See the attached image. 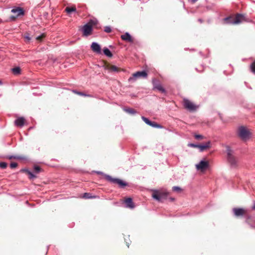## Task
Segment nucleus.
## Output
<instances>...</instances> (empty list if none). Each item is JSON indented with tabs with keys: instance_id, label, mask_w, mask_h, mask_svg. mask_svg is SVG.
Listing matches in <instances>:
<instances>
[{
	"instance_id": "4c0bfd02",
	"label": "nucleus",
	"mask_w": 255,
	"mask_h": 255,
	"mask_svg": "<svg viewBox=\"0 0 255 255\" xmlns=\"http://www.w3.org/2000/svg\"><path fill=\"white\" fill-rule=\"evenodd\" d=\"M98 174H103V173L101 171H97L96 172Z\"/></svg>"
},
{
	"instance_id": "6e6552de",
	"label": "nucleus",
	"mask_w": 255,
	"mask_h": 255,
	"mask_svg": "<svg viewBox=\"0 0 255 255\" xmlns=\"http://www.w3.org/2000/svg\"><path fill=\"white\" fill-rule=\"evenodd\" d=\"M211 143L210 141H208L203 144L192 143V147L197 148L200 152H202L209 148L211 147Z\"/></svg>"
},
{
	"instance_id": "1a4fd4ad",
	"label": "nucleus",
	"mask_w": 255,
	"mask_h": 255,
	"mask_svg": "<svg viewBox=\"0 0 255 255\" xmlns=\"http://www.w3.org/2000/svg\"><path fill=\"white\" fill-rule=\"evenodd\" d=\"M142 120L148 125L155 128H162V126L155 122L150 121L148 119L142 116Z\"/></svg>"
},
{
	"instance_id": "c85d7f7f",
	"label": "nucleus",
	"mask_w": 255,
	"mask_h": 255,
	"mask_svg": "<svg viewBox=\"0 0 255 255\" xmlns=\"http://www.w3.org/2000/svg\"><path fill=\"white\" fill-rule=\"evenodd\" d=\"M104 31L107 32V33H110L112 31V29L111 28L110 26H105V28H104Z\"/></svg>"
},
{
	"instance_id": "f3484780",
	"label": "nucleus",
	"mask_w": 255,
	"mask_h": 255,
	"mask_svg": "<svg viewBox=\"0 0 255 255\" xmlns=\"http://www.w3.org/2000/svg\"><path fill=\"white\" fill-rule=\"evenodd\" d=\"M24 119L23 117L17 118L14 122L15 125L19 127H22L24 124Z\"/></svg>"
},
{
	"instance_id": "473e14b6",
	"label": "nucleus",
	"mask_w": 255,
	"mask_h": 255,
	"mask_svg": "<svg viewBox=\"0 0 255 255\" xmlns=\"http://www.w3.org/2000/svg\"><path fill=\"white\" fill-rule=\"evenodd\" d=\"M199 108L198 105H196L192 103V112L196 110Z\"/></svg>"
},
{
	"instance_id": "a211bd4d",
	"label": "nucleus",
	"mask_w": 255,
	"mask_h": 255,
	"mask_svg": "<svg viewBox=\"0 0 255 255\" xmlns=\"http://www.w3.org/2000/svg\"><path fill=\"white\" fill-rule=\"evenodd\" d=\"M183 105L184 107L189 110H191V102L186 99H184Z\"/></svg>"
},
{
	"instance_id": "f8f14e48",
	"label": "nucleus",
	"mask_w": 255,
	"mask_h": 255,
	"mask_svg": "<svg viewBox=\"0 0 255 255\" xmlns=\"http://www.w3.org/2000/svg\"><path fill=\"white\" fill-rule=\"evenodd\" d=\"M92 27L89 24H85L83 27V34L85 36H88L92 31Z\"/></svg>"
},
{
	"instance_id": "20e7f679",
	"label": "nucleus",
	"mask_w": 255,
	"mask_h": 255,
	"mask_svg": "<svg viewBox=\"0 0 255 255\" xmlns=\"http://www.w3.org/2000/svg\"><path fill=\"white\" fill-rule=\"evenodd\" d=\"M244 16L241 14H238L234 18L226 17L225 20L227 23L238 24L242 22Z\"/></svg>"
},
{
	"instance_id": "9d476101",
	"label": "nucleus",
	"mask_w": 255,
	"mask_h": 255,
	"mask_svg": "<svg viewBox=\"0 0 255 255\" xmlns=\"http://www.w3.org/2000/svg\"><path fill=\"white\" fill-rule=\"evenodd\" d=\"M152 84L153 85V87L154 89L158 90L161 93L165 92V89L162 87V85L158 82V81L156 80L155 79H152Z\"/></svg>"
},
{
	"instance_id": "ddd939ff",
	"label": "nucleus",
	"mask_w": 255,
	"mask_h": 255,
	"mask_svg": "<svg viewBox=\"0 0 255 255\" xmlns=\"http://www.w3.org/2000/svg\"><path fill=\"white\" fill-rule=\"evenodd\" d=\"M233 212L236 217L242 216L245 213V210L243 208H234L233 209Z\"/></svg>"
},
{
	"instance_id": "6ab92c4d",
	"label": "nucleus",
	"mask_w": 255,
	"mask_h": 255,
	"mask_svg": "<svg viewBox=\"0 0 255 255\" xmlns=\"http://www.w3.org/2000/svg\"><path fill=\"white\" fill-rule=\"evenodd\" d=\"M103 52L105 55L109 57H111L113 56V54L110 51V50L107 47H105L103 49Z\"/></svg>"
},
{
	"instance_id": "f257e3e1",
	"label": "nucleus",
	"mask_w": 255,
	"mask_h": 255,
	"mask_svg": "<svg viewBox=\"0 0 255 255\" xmlns=\"http://www.w3.org/2000/svg\"><path fill=\"white\" fill-rule=\"evenodd\" d=\"M169 193L166 191H162L157 190H152V198L158 202H162L163 200L166 199Z\"/></svg>"
},
{
	"instance_id": "7c9ffc66",
	"label": "nucleus",
	"mask_w": 255,
	"mask_h": 255,
	"mask_svg": "<svg viewBox=\"0 0 255 255\" xmlns=\"http://www.w3.org/2000/svg\"><path fill=\"white\" fill-rule=\"evenodd\" d=\"M34 170L36 173H39L40 171V168L38 166H35Z\"/></svg>"
},
{
	"instance_id": "c756f323",
	"label": "nucleus",
	"mask_w": 255,
	"mask_h": 255,
	"mask_svg": "<svg viewBox=\"0 0 255 255\" xmlns=\"http://www.w3.org/2000/svg\"><path fill=\"white\" fill-rule=\"evenodd\" d=\"M7 167V164L5 162H0V168L2 169H5Z\"/></svg>"
},
{
	"instance_id": "f03ea898",
	"label": "nucleus",
	"mask_w": 255,
	"mask_h": 255,
	"mask_svg": "<svg viewBox=\"0 0 255 255\" xmlns=\"http://www.w3.org/2000/svg\"><path fill=\"white\" fill-rule=\"evenodd\" d=\"M227 160L230 163L232 166H235L237 164V160L236 157L234 155V151L231 148L227 146Z\"/></svg>"
},
{
	"instance_id": "a18cd8bd",
	"label": "nucleus",
	"mask_w": 255,
	"mask_h": 255,
	"mask_svg": "<svg viewBox=\"0 0 255 255\" xmlns=\"http://www.w3.org/2000/svg\"><path fill=\"white\" fill-rule=\"evenodd\" d=\"M2 84V82L0 81V85Z\"/></svg>"
},
{
	"instance_id": "72a5a7b5",
	"label": "nucleus",
	"mask_w": 255,
	"mask_h": 255,
	"mask_svg": "<svg viewBox=\"0 0 255 255\" xmlns=\"http://www.w3.org/2000/svg\"><path fill=\"white\" fill-rule=\"evenodd\" d=\"M74 92L75 93H77V94H78L79 95L84 96H90L89 95L85 94H84V93H83L82 92H77L76 91H74Z\"/></svg>"
},
{
	"instance_id": "412c9836",
	"label": "nucleus",
	"mask_w": 255,
	"mask_h": 255,
	"mask_svg": "<svg viewBox=\"0 0 255 255\" xmlns=\"http://www.w3.org/2000/svg\"><path fill=\"white\" fill-rule=\"evenodd\" d=\"M124 111L128 113H129L131 115H133L136 113V112L131 108H125Z\"/></svg>"
},
{
	"instance_id": "b1692460",
	"label": "nucleus",
	"mask_w": 255,
	"mask_h": 255,
	"mask_svg": "<svg viewBox=\"0 0 255 255\" xmlns=\"http://www.w3.org/2000/svg\"><path fill=\"white\" fill-rule=\"evenodd\" d=\"M194 137H195V139L197 140H202L205 138V137L203 135H202L201 134H195Z\"/></svg>"
},
{
	"instance_id": "2eb2a0df",
	"label": "nucleus",
	"mask_w": 255,
	"mask_h": 255,
	"mask_svg": "<svg viewBox=\"0 0 255 255\" xmlns=\"http://www.w3.org/2000/svg\"><path fill=\"white\" fill-rule=\"evenodd\" d=\"M121 37L124 41L133 42V39L128 32H126L125 34L122 35Z\"/></svg>"
},
{
	"instance_id": "f704fd0d",
	"label": "nucleus",
	"mask_w": 255,
	"mask_h": 255,
	"mask_svg": "<svg viewBox=\"0 0 255 255\" xmlns=\"http://www.w3.org/2000/svg\"><path fill=\"white\" fill-rule=\"evenodd\" d=\"M44 37V34H41L36 37V39L39 41H41L42 38Z\"/></svg>"
},
{
	"instance_id": "423d86ee",
	"label": "nucleus",
	"mask_w": 255,
	"mask_h": 255,
	"mask_svg": "<svg viewBox=\"0 0 255 255\" xmlns=\"http://www.w3.org/2000/svg\"><path fill=\"white\" fill-rule=\"evenodd\" d=\"M147 73L145 71H137L132 74V77L128 79L129 81H135L136 79L139 78H146Z\"/></svg>"
},
{
	"instance_id": "cd10ccee",
	"label": "nucleus",
	"mask_w": 255,
	"mask_h": 255,
	"mask_svg": "<svg viewBox=\"0 0 255 255\" xmlns=\"http://www.w3.org/2000/svg\"><path fill=\"white\" fill-rule=\"evenodd\" d=\"M110 70L112 71H114V72H118L119 71V68L116 66H115V65H112L110 67Z\"/></svg>"
},
{
	"instance_id": "79ce46f5",
	"label": "nucleus",
	"mask_w": 255,
	"mask_h": 255,
	"mask_svg": "<svg viewBox=\"0 0 255 255\" xmlns=\"http://www.w3.org/2000/svg\"><path fill=\"white\" fill-rule=\"evenodd\" d=\"M198 21H199L200 22H201V23H202V20L201 19H198Z\"/></svg>"
},
{
	"instance_id": "37998d69",
	"label": "nucleus",
	"mask_w": 255,
	"mask_h": 255,
	"mask_svg": "<svg viewBox=\"0 0 255 255\" xmlns=\"http://www.w3.org/2000/svg\"><path fill=\"white\" fill-rule=\"evenodd\" d=\"M197 0H192V2H195V1H196Z\"/></svg>"
},
{
	"instance_id": "c03bdc74",
	"label": "nucleus",
	"mask_w": 255,
	"mask_h": 255,
	"mask_svg": "<svg viewBox=\"0 0 255 255\" xmlns=\"http://www.w3.org/2000/svg\"><path fill=\"white\" fill-rule=\"evenodd\" d=\"M127 246H128V248L129 247V244L128 243H127Z\"/></svg>"
},
{
	"instance_id": "393cba45",
	"label": "nucleus",
	"mask_w": 255,
	"mask_h": 255,
	"mask_svg": "<svg viewBox=\"0 0 255 255\" xmlns=\"http://www.w3.org/2000/svg\"><path fill=\"white\" fill-rule=\"evenodd\" d=\"M172 190L176 192H180L182 190L181 188L178 186H173L172 187Z\"/></svg>"
},
{
	"instance_id": "e433bc0d",
	"label": "nucleus",
	"mask_w": 255,
	"mask_h": 255,
	"mask_svg": "<svg viewBox=\"0 0 255 255\" xmlns=\"http://www.w3.org/2000/svg\"><path fill=\"white\" fill-rule=\"evenodd\" d=\"M25 38L27 39L28 40H30V38L28 36H26Z\"/></svg>"
},
{
	"instance_id": "c9c22d12",
	"label": "nucleus",
	"mask_w": 255,
	"mask_h": 255,
	"mask_svg": "<svg viewBox=\"0 0 255 255\" xmlns=\"http://www.w3.org/2000/svg\"><path fill=\"white\" fill-rule=\"evenodd\" d=\"M12 158H16V159H20V157H15V156H11L9 157V159H11Z\"/></svg>"
},
{
	"instance_id": "2f4dec72",
	"label": "nucleus",
	"mask_w": 255,
	"mask_h": 255,
	"mask_svg": "<svg viewBox=\"0 0 255 255\" xmlns=\"http://www.w3.org/2000/svg\"><path fill=\"white\" fill-rule=\"evenodd\" d=\"M17 164L15 162H12L10 164V167L11 168H14L17 167Z\"/></svg>"
},
{
	"instance_id": "58836bf2",
	"label": "nucleus",
	"mask_w": 255,
	"mask_h": 255,
	"mask_svg": "<svg viewBox=\"0 0 255 255\" xmlns=\"http://www.w3.org/2000/svg\"><path fill=\"white\" fill-rule=\"evenodd\" d=\"M169 199H170V200L171 201H174V200H175V199H174V198H172V197H171V198H169Z\"/></svg>"
},
{
	"instance_id": "ea45409f",
	"label": "nucleus",
	"mask_w": 255,
	"mask_h": 255,
	"mask_svg": "<svg viewBox=\"0 0 255 255\" xmlns=\"http://www.w3.org/2000/svg\"><path fill=\"white\" fill-rule=\"evenodd\" d=\"M188 146H189V147H191V142H189L188 143Z\"/></svg>"
},
{
	"instance_id": "4be33fe9",
	"label": "nucleus",
	"mask_w": 255,
	"mask_h": 255,
	"mask_svg": "<svg viewBox=\"0 0 255 255\" xmlns=\"http://www.w3.org/2000/svg\"><path fill=\"white\" fill-rule=\"evenodd\" d=\"M25 171H26V172L29 176L30 179H32L35 178L36 177V176L30 171H29L28 170H25Z\"/></svg>"
},
{
	"instance_id": "9b49d317",
	"label": "nucleus",
	"mask_w": 255,
	"mask_h": 255,
	"mask_svg": "<svg viewBox=\"0 0 255 255\" xmlns=\"http://www.w3.org/2000/svg\"><path fill=\"white\" fill-rule=\"evenodd\" d=\"M92 51L97 54L101 53V47L100 45L97 42H94L91 45Z\"/></svg>"
},
{
	"instance_id": "39448f33",
	"label": "nucleus",
	"mask_w": 255,
	"mask_h": 255,
	"mask_svg": "<svg viewBox=\"0 0 255 255\" xmlns=\"http://www.w3.org/2000/svg\"><path fill=\"white\" fill-rule=\"evenodd\" d=\"M196 169L202 172H205L209 167V163L205 159L201 160L198 164L195 165Z\"/></svg>"
},
{
	"instance_id": "aec40b11",
	"label": "nucleus",
	"mask_w": 255,
	"mask_h": 255,
	"mask_svg": "<svg viewBox=\"0 0 255 255\" xmlns=\"http://www.w3.org/2000/svg\"><path fill=\"white\" fill-rule=\"evenodd\" d=\"M65 11L68 13H70L72 12H75L76 11V8L75 6H74V7H66L65 8Z\"/></svg>"
},
{
	"instance_id": "5701e85b",
	"label": "nucleus",
	"mask_w": 255,
	"mask_h": 255,
	"mask_svg": "<svg viewBox=\"0 0 255 255\" xmlns=\"http://www.w3.org/2000/svg\"><path fill=\"white\" fill-rule=\"evenodd\" d=\"M83 197L86 199H92L95 198V196H92L90 193H85L84 194Z\"/></svg>"
},
{
	"instance_id": "a19ab883",
	"label": "nucleus",
	"mask_w": 255,
	"mask_h": 255,
	"mask_svg": "<svg viewBox=\"0 0 255 255\" xmlns=\"http://www.w3.org/2000/svg\"><path fill=\"white\" fill-rule=\"evenodd\" d=\"M253 209L255 210V203L254 204V206H253Z\"/></svg>"
},
{
	"instance_id": "0eeeda50",
	"label": "nucleus",
	"mask_w": 255,
	"mask_h": 255,
	"mask_svg": "<svg viewBox=\"0 0 255 255\" xmlns=\"http://www.w3.org/2000/svg\"><path fill=\"white\" fill-rule=\"evenodd\" d=\"M238 134L242 139H246L250 137V132L244 127H240L238 129Z\"/></svg>"
},
{
	"instance_id": "a878e982",
	"label": "nucleus",
	"mask_w": 255,
	"mask_h": 255,
	"mask_svg": "<svg viewBox=\"0 0 255 255\" xmlns=\"http://www.w3.org/2000/svg\"><path fill=\"white\" fill-rule=\"evenodd\" d=\"M250 68L251 71L255 74V60L251 64Z\"/></svg>"
},
{
	"instance_id": "bb28decb",
	"label": "nucleus",
	"mask_w": 255,
	"mask_h": 255,
	"mask_svg": "<svg viewBox=\"0 0 255 255\" xmlns=\"http://www.w3.org/2000/svg\"><path fill=\"white\" fill-rule=\"evenodd\" d=\"M12 71L14 74H17L20 73V69L19 67H15L12 69Z\"/></svg>"
},
{
	"instance_id": "4468645a",
	"label": "nucleus",
	"mask_w": 255,
	"mask_h": 255,
	"mask_svg": "<svg viewBox=\"0 0 255 255\" xmlns=\"http://www.w3.org/2000/svg\"><path fill=\"white\" fill-rule=\"evenodd\" d=\"M11 12L16 14V16H19L24 14V10L19 7H17L11 9Z\"/></svg>"
},
{
	"instance_id": "dca6fc26",
	"label": "nucleus",
	"mask_w": 255,
	"mask_h": 255,
	"mask_svg": "<svg viewBox=\"0 0 255 255\" xmlns=\"http://www.w3.org/2000/svg\"><path fill=\"white\" fill-rule=\"evenodd\" d=\"M126 204V207L127 208L132 209L134 206L132 202V200L131 198H128L125 201Z\"/></svg>"
},
{
	"instance_id": "7ed1b4c3",
	"label": "nucleus",
	"mask_w": 255,
	"mask_h": 255,
	"mask_svg": "<svg viewBox=\"0 0 255 255\" xmlns=\"http://www.w3.org/2000/svg\"><path fill=\"white\" fill-rule=\"evenodd\" d=\"M105 177L106 180L112 183L118 184L120 188H124L128 184L127 182L117 178H113L109 175L105 174Z\"/></svg>"
}]
</instances>
